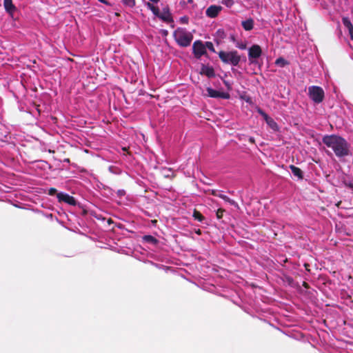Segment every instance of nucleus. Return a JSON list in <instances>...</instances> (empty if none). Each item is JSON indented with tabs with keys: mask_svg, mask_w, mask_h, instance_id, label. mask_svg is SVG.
Wrapping results in <instances>:
<instances>
[{
	"mask_svg": "<svg viewBox=\"0 0 353 353\" xmlns=\"http://www.w3.org/2000/svg\"><path fill=\"white\" fill-rule=\"evenodd\" d=\"M323 143L331 148L337 157H343L350 154V145L343 137L334 134L326 135Z\"/></svg>",
	"mask_w": 353,
	"mask_h": 353,
	"instance_id": "f257e3e1",
	"label": "nucleus"
},
{
	"mask_svg": "<svg viewBox=\"0 0 353 353\" xmlns=\"http://www.w3.org/2000/svg\"><path fill=\"white\" fill-rule=\"evenodd\" d=\"M174 40L181 47H188L190 45L192 39V34L183 28H178L173 32Z\"/></svg>",
	"mask_w": 353,
	"mask_h": 353,
	"instance_id": "f03ea898",
	"label": "nucleus"
},
{
	"mask_svg": "<svg viewBox=\"0 0 353 353\" xmlns=\"http://www.w3.org/2000/svg\"><path fill=\"white\" fill-rule=\"evenodd\" d=\"M219 57L223 63L231 64L234 66H236L241 60L240 56L236 50L230 52L220 51L219 52Z\"/></svg>",
	"mask_w": 353,
	"mask_h": 353,
	"instance_id": "7ed1b4c3",
	"label": "nucleus"
},
{
	"mask_svg": "<svg viewBox=\"0 0 353 353\" xmlns=\"http://www.w3.org/2000/svg\"><path fill=\"white\" fill-rule=\"evenodd\" d=\"M308 94L310 98L316 103H319L324 99V91L319 86H310L308 88Z\"/></svg>",
	"mask_w": 353,
	"mask_h": 353,
	"instance_id": "20e7f679",
	"label": "nucleus"
},
{
	"mask_svg": "<svg viewBox=\"0 0 353 353\" xmlns=\"http://www.w3.org/2000/svg\"><path fill=\"white\" fill-rule=\"evenodd\" d=\"M192 50L194 56L197 58L205 54L206 50L204 43L201 41H196L192 46Z\"/></svg>",
	"mask_w": 353,
	"mask_h": 353,
	"instance_id": "39448f33",
	"label": "nucleus"
},
{
	"mask_svg": "<svg viewBox=\"0 0 353 353\" xmlns=\"http://www.w3.org/2000/svg\"><path fill=\"white\" fill-rule=\"evenodd\" d=\"M262 51L261 47L258 45L252 46L248 51V57L250 63H254V59H258L261 55Z\"/></svg>",
	"mask_w": 353,
	"mask_h": 353,
	"instance_id": "423d86ee",
	"label": "nucleus"
},
{
	"mask_svg": "<svg viewBox=\"0 0 353 353\" xmlns=\"http://www.w3.org/2000/svg\"><path fill=\"white\" fill-rule=\"evenodd\" d=\"M207 96L212 98H221L228 99L230 98V94L228 92H219L218 90H214L211 88H208L207 90Z\"/></svg>",
	"mask_w": 353,
	"mask_h": 353,
	"instance_id": "0eeeda50",
	"label": "nucleus"
},
{
	"mask_svg": "<svg viewBox=\"0 0 353 353\" xmlns=\"http://www.w3.org/2000/svg\"><path fill=\"white\" fill-rule=\"evenodd\" d=\"M59 202H64L71 205H76V201L74 197L64 192H59L57 194Z\"/></svg>",
	"mask_w": 353,
	"mask_h": 353,
	"instance_id": "6e6552de",
	"label": "nucleus"
},
{
	"mask_svg": "<svg viewBox=\"0 0 353 353\" xmlns=\"http://www.w3.org/2000/svg\"><path fill=\"white\" fill-rule=\"evenodd\" d=\"M221 10V7L219 6H210L207 8L205 11V14L208 17L210 18H214L218 15V14Z\"/></svg>",
	"mask_w": 353,
	"mask_h": 353,
	"instance_id": "1a4fd4ad",
	"label": "nucleus"
},
{
	"mask_svg": "<svg viewBox=\"0 0 353 353\" xmlns=\"http://www.w3.org/2000/svg\"><path fill=\"white\" fill-rule=\"evenodd\" d=\"M159 18L167 22L172 21V15L168 7L163 8L162 11L160 12Z\"/></svg>",
	"mask_w": 353,
	"mask_h": 353,
	"instance_id": "9d476101",
	"label": "nucleus"
},
{
	"mask_svg": "<svg viewBox=\"0 0 353 353\" xmlns=\"http://www.w3.org/2000/svg\"><path fill=\"white\" fill-rule=\"evenodd\" d=\"M212 194H213L214 196H218V197H219V198H221V199H223L225 201H226V202L229 203H230V205H234V206H235V207H238V204H237V203H236L235 201H234V200H232V199H230V198H229L228 196H227L226 195L220 193V192H218V191H214H214L212 192Z\"/></svg>",
	"mask_w": 353,
	"mask_h": 353,
	"instance_id": "9b49d317",
	"label": "nucleus"
},
{
	"mask_svg": "<svg viewBox=\"0 0 353 353\" xmlns=\"http://www.w3.org/2000/svg\"><path fill=\"white\" fill-rule=\"evenodd\" d=\"M254 21L252 18L247 19L241 22V26L245 31H250L254 28Z\"/></svg>",
	"mask_w": 353,
	"mask_h": 353,
	"instance_id": "f8f14e48",
	"label": "nucleus"
},
{
	"mask_svg": "<svg viewBox=\"0 0 353 353\" xmlns=\"http://www.w3.org/2000/svg\"><path fill=\"white\" fill-rule=\"evenodd\" d=\"M343 23L344 26L348 30L350 38L353 40V25L348 18H343Z\"/></svg>",
	"mask_w": 353,
	"mask_h": 353,
	"instance_id": "ddd939ff",
	"label": "nucleus"
},
{
	"mask_svg": "<svg viewBox=\"0 0 353 353\" xmlns=\"http://www.w3.org/2000/svg\"><path fill=\"white\" fill-rule=\"evenodd\" d=\"M201 73L205 74L208 77L214 76V70L212 67L208 65H203L201 68Z\"/></svg>",
	"mask_w": 353,
	"mask_h": 353,
	"instance_id": "4468645a",
	"label": "nucleus"
},
{
	"mask_svg": "<svg viewBox=\"0 0 353 353\" xmlns=\"http://www.w3.org/2000/svg\"><path fill=\"white\" fill-rule=\"evenodd\" d=\"M290 169L291 170V172L293 174V175L296 177L298 178V179H303V172L301 171V170L297 167H296L295 165H290Z\"/></svg>",
	"mask_w": 353,
	"mask_h": 353,
	"instance_id": "2eb2a0df",
	"label": "nucleus"
},
{
	"mask_svg": "<svg viewBox=\"0 0 353 353\" xmlns=\"http://www.w3.org/2000/svg\"><path fill=\"white\" fill-rule=\"evenodd\" d=\"M3 5L6 10L10 14H12L16 10V8L13 5L12 0H3Z\"/></svg>",
	"mask_w": 353,
	"mask_h": 353,
	"instance_id": "dca6fc26",
	"label": "nucleus"
},
{
	"mask_svg": "<svg viewBox=\"0 0 353 353\" xmlns=\"http://www.w3.org/2000/svg\"><path fill=\"white\" fill-rule=\"evenodd\" d=\"M145 6H147V8L150 10L152 13L156 16V17H159V14H160V11H159V9L154 6L152 3H150V2H147L145 3Z\"/></svg>",
	"mask_w": 353,
	"mask_h": 353,
	"instance_id": "f3484780",
	"label": "nucleus"
},
{
	"mask_svg": "<svg viewBox=\"0 0 353 353\" xmlns=\"http://www.w3.org/2000/svg\"><path fill=\"white\" fill-rule=\"evenodd\" d=\"M266 123L268 124V125L274 131H278L279 130V127H278V125L277 123L274 121V120L272 118H270L267 122Z\"/></svg>",
	"mask_w": 353,
	"mask_h": 353,
	"instance_id": "a211bd4d",
	"label": "nucleus"
},
{
	"mask_svg": "<svg viewBox=\"0 0 353 353\" xmlns=\"http://www.w3.org/2000/svg\"><path fill=\"white\" fill-rule=\"evenodd\" d=\"M275 63L279 67H284L288 64V62L283 58L280 57L276 60Z\"/></svg>",
	"mask_w": 353,
	"mask_h": 353,
	"instance_id": "6ab92c4d",
	"label": "nucleus"
},
{
	"mask_svg": "<svg viewBox=\"0 0 353 353\" xmlns=\"http://www.w3.org/2000/svg\"><path fill=\"white\" fill-rule=\"evenodd\" d=\"M193 217L194 218V219H196L200 222H201L204 219L203 216L199 212H198L196 210L194 211Z\"/></svg>",
	"mask_w": 353,
	"mask_h": 353,
	"instance_id": "aec40b11",
	"label": "nucleus"
},
{
	"mask_svg": "<svg viewBox=\"0 0 353 353\" xmlns=\"http://www.w3.org/2000/svg\"><path fill=\"white\" fill-rule=\"evenodd\" d=\"M143 239L146 242H148V243H150L152 244H155L157 242V240L154 237H153L152 236H150V235L145 236L143 237Z\"/></svg>",
	"mask_w": 353,
	"mask_h": 353,
	"instance_id": "412c9836",
	"label": "nucleus"
},
{
	"mask_svg": "<svg viewBox=\"0 0 353 353\" xmlns=\"http://www.w3.org/2000/svg\"><path fill=\"white\" fill-rule=\"evenodd\" d=\"M122 3L130 8H132L135 6V0H122Z\"/></svg>",
	"mask_w": 353,
	"mask_h": 353,
	"instance_id": "4be33fe9",
	"label": "nucleus"
},
{
	"mask_svg": "<svg viewBox=\"0 0 353 353\" xmlns=\"http://www.w3.org/2000/svg\"><path fill=\"white\" fill-rule=\"evenodd\" d=\"M257 112L263 117L265 122H267L271 117H270L263 110L259 108Z\"/></svg>",
	"mask_w": 353,
	"mask_h": 353,
	"instance_id": "5701e85b",
	"label": "nucleus"
},
{
	"mask_svg": "<svg viewBox=\"0 0 353 353\" xmlns=\"http://www.w3.org/2000/svg\"><path fill=\"white\" fill-rule=\"evenodd\" d=\"M257 112L263 117L265 122H267L271 117H270L263 110L259 108Z\"/></svg>",
	"mask_w": 353,
	"mask_h": 353,
	"instance_id": "b1692460",
	"label": "nucleus"
},
{
	"mask_svg": "<svg viewBox=\"0 0 353 353\" xmlns=\"http://www.w3.org/2000/svg\"><path fill=\"white\" fill-rule=\"evenodd\" d=\"M205 49L208 48L209 49L210 51L214 52H215V50H214V45L212 42L210 41H206L205 43Z\"/></svg>",
	"mask_w": 353,
	"mask_h": 353,
	"instance_id": "393cba45",
	"label": "nucleus"
},
{
	"mask_svg": "<svg viewBox=\"0 0 353 353\" xmlns=\"http://www.w3.org/2000/svg\"><path fill=\"white\" fill-rule=\"evenodd\" d=\"M222 3L227 6L228 8L232 7V6L234 4L233 0H222Z\"/></svg>",
	"mask_w": 353,
	"mask_h": 353,
	"instance_id": "a878e982",
	"label": "nucleus"
},
{
	"mask_svg": "<svg viewBox=\"0 0 353 353\" xmlns=\"http://www.w3.org/2000/svg\"><path fill=\"white\" fill-rule=\"evenodd\" d=\"M57 190L54 188H50L49 190H48V194L50 195V196H52V195H54L55 194H57Z\"/></svg>",
	"mask_w": 353,
	"mask_h": 353,
	"instance_id": "bb28decb",
	"label": "nucleus"
},
{
	"mask_svg": "<svg viewBox=\"0 0 353 353\" xmlns=\"http://www.w3.org/2000/svg\"><path fill=\"white\" fill-rule=\"evenodd\" d=\"M236 47L239 48V49L244 50L246 48V45L243 43H238V44H236Z\"/></svg>",
	"mask_w": 353,
	"mask_h": 353,
	"instance_id": "cd10ccee",
	"label": "nucleus"
},
{
	"mask_svg": "<svg viewBox=\"0 0 353 353\" xmlns=\"http://www.w3.org/2000/svg\"><path fill=\"white\" fill-rule=\"evenodd\" d=\"M180 21L183 23H187L188 21V18L186 17H183L180 19Z\"/></svg>",
	"mask_w": 353,
	"mask_h": 353,
	"instance_id": "c85d7f7f",
	"label": "nucleus"
},
{
	"mask_svg": "<svg viewBox=\"0 0 353 353\" xmlns=\"http://www.w3.org/2000/svg\"><path fill=\"white\" fill-rule=\"evenodd\" d=\"M223 83H224L225 85L227 87V88H228V90H231V88H232V87H231V84H230L228 81H223Z\"/></svg>",
	"mask_w": 353,
	"mask_h": 353,
	"instance_id": "c756f323",
	"label": "nucleus"
},
{
	"mask_svg": "<svg viewBox=\"0 0 353 353\" xmlns=\"http://www.w3.org/2000/svg\"><path fill=\"white\" fill-rule=\"evenodd\" d=\"M118 194L119 196H123L125 194V191L123 190H118Z\"/></svg>",
	"mask_w": 353,
	"mask_h": 353,
	"instance_id": "7c9ffc66",
	"label": "nucleus"
},
{
	"mask_svg": "<svg viewBox=\"0 0 353 353\" xmlns=\"http://www.w3.org/2000/svg\"><path fill=\"white\" fill-rule=\"evenodd\" d=\"M249 141H250V143H254V137H250L249 138Z\"/></svg>",
	"mask_w": 353,
	"mask_h": 353,
	"instance_id": "2f4dec72",
	"label": "nucleus"
},
{
	"mask_svg": "<svg viewBox=\"0 0 353 353\" xmlns=\"http://www.w3.org/2000/svg\"><path fill=\"white\" fill-rule=\"evenodd\" d=\"M221 213H222V210H218V212H217V216H218L219 218H220V217H221Z\"/></svg>",
	"mask_w": 353,
	"mask_h": 353,
	"instance_id": "473e14b6",
	"label": "nucleus"
},
{
	"mask_svg": "<svg viewBox=\"0 0 353 353\" xmlns=\"http://www.w3.org/2000/svg\"><path fill=\"white\" fill-rule=\"evenodd\" d=\"M99 1L103 3H105V4H109L108 2L105 0H98Z\"/></svg>",
	"mask_w": 353,
	"mask_h": 353,
	"instance_id": "72a5a7b5",
	"label": "nucleus"
},
{
	"mask_svg": "<svg viewBox=\"0 0 353 353\" xmlns=\"http://www.w3.org/2000/svg\"><path fill=\"white\" fill-rule=\"evenodd\" d=\"M150 1L153 3H157V2H159V0H150Z\"/></svg>",
	"mask_w": 353,
	"mask_h": 353,
	"instance_id": "f704fd0d",
	"label": "nucleus"
},
{
	"mask_svg": "<svg viewBox=\"0 0 353 353\" xmlns=\"http://www.w3.org/2000/svg\"><path fill=\"white\" fill-rule=\"evenodd\" d=\"M196 234H201V233L200 230H198V231H196Z\"/></svg>",
	"mask_w": 353,
	"mask_h": 353,
	"instance_id": "c9c22d12",
	"label": "nucleus"
}]
</instances>
